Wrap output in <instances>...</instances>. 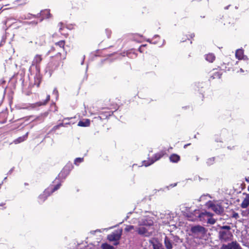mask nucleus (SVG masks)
<instances>
[{
  "mask_svg": "<svg viewBox=\"0 0 249 249\" xmlns=\"http://www.w3.org/2000/svg\"><path fill=\"white\" fill-rule=\"evenodd\" d=\"M107 115H110L109 113H107Z\"/></svg>",
  "mask_w": 249,
  "mask_h": 249,
  "instance_id": "56",
  "label": "nucleus"
},
{
  "mask_svg": "<svg viewBox=\"0 0 249 249\" xmlns=\"http://www.w3.org/2000/svg\"><path fill=\"white\" fill-rule=\"evenodd\" d=\"M186 39H188V37L187 36H186L185 38H182L181 40V41L184 42Z\"/></svg>",
  "mask_w": 249,
  "mask_h": 249,
  "instance_id": "40",
  "label": "nucleus"
},
{
  "mask_svg": "<svg viewBox=\"0 0 249 249\" xmlns=\"http://www.w3.org/2000/svg\"><path fill=\"white\" fill-rule=\"evenodd\" d=\"M64 45H65L64 41L61 40V41H59L55 44V48L57 49H58L59 48H60L63 52H64Z\"/></svg>",
  "mask_w": 249,
  "mask_h": 249,
  "instance_id": "22",
  "label": "nucleus"
},
{
  "mask_svg": "<svg viewBox=\"0 0 249 249\" xmlns=\"http://www.w3.org/2000/svg\"><path fill=\"white\" fill-rule=\"evenodd\" d=\"M205 58L208 62L213 63L215 59V56L213 53H209L205 55Z\"/></svg>",
  "mask_w": 249,
  "mask_h": 249,
  "instance_id": "15",
  "label": "nucleus"
},
{
  "mask_svg": "<svg viewBox=\"0 0 249 249\" xmlns=\"http://www.w3.org/2000/svg\"><path fill=\"white\" fill-rule=\"evenodd\" d=\"M64 26L62 24V23L60 22L58 24V27L59 28V31L60 33H61V31L63 30Z\"/></svg>",
  "mask_w": 249,
  "mask_h": 249,
  "instance_id": "35",
  "label": "nucleus"
},
{
  "mask_svg": "<svg viewBox=\"0 0 249 249\" xmlns=\"http://www.w3.org/2000/svg\"><path fill=\"white\" fill-rule=\"evenodd\" d=\"M214 161V158H211L207 160L206 163L208 165H211L213 164Z\"/></svg>",
  "mask_w": 249,
  "mask_h": 249,
  "instance_id": "30",
  "label": "nucleus"
},
{
  "mask_svg": "<svg viewBox=\"0 0 249 249\" xmlns=\"http://www.w3.org/2000/svg\"><path fill=\"white\" fill-rule=\"evenodd\" d=\"M135 228L134 226L132 225H127L124 228V231L127 232L130 231L132 230H135Z\"/></svg>",
  "mask_w": 249,
  "mask_h": 249,
  "instance_id": "29",
  "label": "nucleus"
},
{
  "mask_svg": "<svg viewBox=\"0 0 249 249\" xmlns=\"http://www.w3.org/2000/svg\"><path fill=\"white\" fill-rule=\"evenodd\" d=\"M190 209V208H188V207H185L184 206H182L181 208H180V210H181V211L183 213H186L185 210H186V211L188 212H190V211H189V210Z\"/></svg>",
  "mask_w": 249,
  "mask_h": 249,
  "instance_id": "33",
  "label": "nucleus"
},
{
  "mask_svg": "<svg viewBox=\"0 0 249 249\" xmlns=\"http://www.w3.org/2000/svg\"><path fill=\"white\" fill-rule=\"evenodd\" d=\"M153 249H164L161 245L159 244H153Z\"/></svg>",
  "mask_w": 249,
  "mask_h": 249,
  "instance_id": "31",
  "label": "nucleus"
},
{
  "mask_svg": "<svg viewBox=\"0 0 249 249\" xmlns=\"http://www.w3.org/2000/svg\"><path fill=\"white\" fill-rule=\"evenodd\" d=\"M245 246L249 248V242L246 243Z\"/></svg>",
  "mask_w": 249,
  "mask_h": 249,
  "instance_id": "45",
  "label": "nucleus"
},
{
  "mask_svg": "<svg viewBox=\"0 0 249 249\" xmlns=\"http://www.w3.org/2000/svg\"><path fill=\"white\" fill-rule=\"evenodd\" d=\"M164 244L165 246V247L167 249H172V243L170 240L167 237H165L164 239Z\"/></svg>",
  "mask_w": 249,
  "mask_h": 249,
  "instance_id": "21",
  "label": "nucleus"
},
{
  "mask_svg": "<svg viewBox=\"0 0 249 249\" xmlns=\"http://www.w3.org/2000/svg\"><path fill=\"white\" fill-rule=\"evenodd\" d=\"M28 135V132H27L25 135H24L21 137H19L18 138L15 140L14 141V143L15 144H18L22 142H24L27 138Z\"/></svg>",
  "mask_w": 249,
  "mask_h": 249,
  "instance_id": "17",
  "label": "nucleus"
},
{
  "mask_svg": "<svg viewBox=\"0 0 249 249\" xmlns=\"http://www.w3.org/2000/svg\"><path fill=\"white\" fill-rule=\"evenodd\" d=\"M31 16H32L33 17L35 18H39V17L41 18V14H40V13H38L36 15H32V14H28L27 15V17H26L25 18L31 19Z\"/></svg>",
  "mask_w": 249,
  "mask_h": 249,
  "instance_id": "28",
  "label": "nucleus"
},
{
  "mask_svg": "<svg viewBox=\"0 0 249 249\" xmlns=\"http://www.w3.org/2000/svg\"><path fill=\"white\" fill-rule=\"evenodd\" d=\"M59 51L60 52H59V53L61 54V51L60 50Z\"/></svg>",
  "mask_w": 249,
  "mask_h": 249,
  "instance_id": "54",
  "label": "nucleus"
},
{
  "mask_svg": "<svg viewBox=\"0 0 249 249\" xmlns=\"http://www.w3.org/2000/svg\"><path fill=\"white\" fill-rule=\"evenodd\" d=\"M245 180L247 182L249 183V177L246 178Z\"/></svg>",
  "mask_w": 249,
  "mask_h": 249,
  "instance_id": "46",
  "label": "nucleus"
},
{
  "mask_svg": "<svg viewBox=\"0 0 249 249\" xmlns=\"http://www.w3.org/2000/svg\"><path fill=\"white\" fill-rule=\"evenodd\" d=\"M248 190L249 191V186H248Z\"/></svg>",
  "mask_w": 249,
  "mask_h": 249,
  "instance_id": "55",
  "label": "nucleus"
},
{
  "mask_svg": "<svg viewBox=\"0 0 249 249\" xmlns=\"http://www.w3.org/2000/svg\"><path fill=\"white\" fill-rule=\"evenodd\" d=\"M186 214L189 220L191 221L199 219L200 221L206 222L211 225L215 224L216 221V220L213 217L214 214L206 211L200 212L199 210H195L193 213H186Z\"/></svg>",
  "mask_w": 249,
  "mask_h": 249,
  "instance_id": "2",
  "label": "nucleus"
},
{
  "mask_svg": "<svg viewBox=\"0 0 249 249\" xmlns=\"http://www.w3.org/2000/svg\"><path fill=\"white\" fill-rule=\"evenodd\" d=\"M176 185H177V183H174V184H171L170 185V186L171 187H174L176 186Z\"/></svg>",
  "mask_w": 249,
  "mask_h": 249,
  "instance_id": "43",
  "label": "nucleus"
},
{
  "mask_svg": "<svg viewBox=\"0 0 249 249\" xmlns=\"http://www.w3.org/2000/svg\"><path fill=\"white\" fill-rule=\"evenodd\" d=\"M40 14H41V18L40 20V21H43V20L45 18H51L52 16L50 13V9H44L40 11Z\"/></svg>",
  "mask_w": 249,
  "mask_h": 249,
  "instance_id": "14",
  "label": "nucleus"
},
{
  "mask_svg": "<svg viewBox=\"0 0 249 249\" xmlns=\"http://www.w3.org/2000/svg\"><path fill=\"white\" fill-rule=\"evenodd\" d=\"M58 125H59V127L60 126H64V124L63 123H61V124H59Z\"/></svg>",
  "mask_w": 249,
  "mask_h": 249,
  "instance_id": "47",
  "label": "nucleus"
},
{
  "mask_svg": "<svg viewBox=\"0 0 249 249\" xmlns=\"http://www.w3.org/2000/svg\"><path fill=\"white\" fill-rule=\"evenodd\" d=\"M53 93H56V94H57V93H58V91H57V90L55 89L53 90Z\"/></svg>",
  "mask_w": 249,
  "mask_h": 249,
  "instance_id": "44",
  "label": "nucleus"
},
{
  "mask_svg": "<svg viewBox=\"0 0 249 249\" xmlns=\"http://www.w3.org/2000/svg\"><path fill=\"white\" fill-rule=\"evenodd\" d=\"M146 46V45H142V46L139 48L140 51V52H141V47H144V46Z\"/></svg>",
  "mask_w": 249,
  "mask_h": 249,
  "instance_id": "50",
  "label": "nucleus"
},
{
  "mask_svg": "<svg viewBox=\"0 0 249 249\" xmlns=\"http://www.w3.org/2000/svg\"><path fill=\"white\" fill-rule=\"evenodd\" d=\"M61 186V183H58L53 188L52 187H49L46 189L42 194L38 196V200L40 203H43L50 196L51 194L55 191L57 190Z\"/></svg>",
  "mask_w": 249,
  "mask_h": 249,
  "instance_id": "4",
  "label": "nucleus"
},
{
  "mask_svg": "<svg viewBox=\"0 0 249 249\" xmlns=\"http://www.w3.org/2000/svg\"><path fill=\"white\" fill-rule=\"evenodd\" d=\"M245 71H247V70L244 71L242 68L240 69V72H244Z\"/></svg>",
  "mask_w": 249,
  "mask_h": 249,
  "instance_id": "41",
  "label": "nucleus"
},
{
  "mask_svg": "<svg viewBox=\"0 0 249 249\" xmlns=\"http://www.w3.org/2000/svg\"><path fill=\"white\" fill-rule=\"evenodd\" d=\"M50 99V95H47L45 100L40 101L34 104H32L28 107V109H36L40 106H45L47 104Z\"/></svg>",
  "mask_w": 249,
  "mask_h": 249,
  "instance_id": "12",
  "label": "nucleus"
},
{
  "mask_svg": "<svg viewBox=\"0 0 249 249\" xmlns=\"http://www.w3.org/2000/svg\"><path fill=\"white\" fill-rule=\"evenodd\" d=\"M154 217L149 214L143 215L138 218V226L135 231L142 237H149L154 231L153 228Z\"/></svg>",
  "mask_w": 249,
  "mask_h": 249,
  "instance_id": "1",
  "label": "nucleus"
},
{
  "mask_svg": "<svg viewBox=\"0 0 249 249\" xmlns=\"http://www.w3.org/2000/svg\"><path fill=\"white\" fill-rule=\"evenodd\" d=\"M207 230L200 225L193 226L191 228V231L194 236L198 238H202L206 234Z\"/></svg>",
  "mask_w": 249,
  "mask_h": 249,
  "instance_id": "5",
  "label": "nucleus"
},
{
  "mask_svg": "<svg viewBox=\"0 0 249 249\" xmlns=\"http://www.w3.org/2000/svg\"><path fill=\"white\" fill-rule=\"evenodd\" d=\"M247 213L249 214V208L247 210Z\"/></svg>",
  "mask_w": 249,
  "mask_h": 249,
  "instance_id": "52",
  "label": "nucleus"
},
{
  "mask_svg": "<svg viewBox=\"0 0 249 249\" xmlns=\"http://www.w3.org/2000/svg\"><path fill=\"white\" fill-rule=\"evenodd\" d=\"M160 36H158V35H155L154 36V38H159Z\"/></svg>",
  "mask_w": 249,
  "mask_h": 249,
  "instance_id": "48",
  "label": "nucleus"
},
{
  "mask_svg": "<svg viewBox=\"0 0 249 249\" xmlns=\"http://www.w3.org/2000/svg\"><path fill=\"white\" fill-rule=\"evenodd\" d=\"M6 179H7V177H5V178L3 179V181H2V182H3L4 181H5L6 180Z\"/></svg>",
  "mask_w": 249,
  "mask_h": 249,
  "instance_id": "51",
  "label": "nucleus"
},
{
  "mask_svg": "<svg viewBox=\"0 0 249 249\" xmlns=\"http://www.w3.org/2000/svg\"><path fill=\"white\" fill-rule=\"evenodd\" d=\"M146 214H149L151 216L154 215L158 219H163L162 222L164 224L169 223L172 220V217L170 216V213H160L158 214L157 212L156 213L151 212H146Z\"/></svg>",
  "mask_w": 249,
  "mask_h": 249,
  "instance_id": "7",
  "label": "nucleus"
},
{
  "mask_svg": "<svg viewBox=\"0 0 249 249\" xmlns=\"http://www.w3.org/2000/svg\"><path fill=\"white\" fill-rule=\"evenodd\" d=\"M231 227L229 226H223L221 227L219 231V239L222 241H227L230 239L231 233L230 232Z\"/></svg>",
  "mask_w": 249,
  "mask_h": 249,
  "instance_id": "6",
  "label": "nucleus"
},
{
  "mask_svg": "<svg viewBox=\"0 0 249 249\" xmlns=\"http://www.w3.org/2000/svg\"><path fill=\"white\" fill-rule=\"evenodd\" d=\"M13 171V168H12L10 169L9 172H8V174H10Z\"/></svg>",
  "mask_w": 249,
  "mask_h": 249,
  "instance_id": "42",
  "label": "nucleus"
},
{
  "mask_svg": "<svg viewBox=\"0 0 249 249\" xmlns=\"http://www.w3.org/2000/svg\"><path fill=\"white\" fill-rule=\"evenodd\" d=\"M179 160L180 157L177 154H173L170 157V160L172 162H178Z\"/></svg>",
  "mask_w": 249,
  "mask_h": 249,
  "instance_id": "23",
  "label": "nucleus"
},
{
  "mask_svg": "<svg viewBox=\"0 0 249 249\" xmlns=\"http://www.w3.org/2000/svg\"><path fill=\"white\" fill-rule=\"evenodd\" d=\"M249 206V195H248L242 201L241 207L242 208H246Z\"/></svg>",
  "mask_w": 249,
  "mask_h": 249,
  "instance_id": "20",
  "label": "nucleus"
},
{
  "mask_svg": "<svg viewBox=\"0 0 249 249\" xmlns=\"http://www.w3.org/2000/svg\"><path fill=\"white\" fill-rule=\"evenodd\" d=\"M84 161L83 158H77L74 160V164L77 166L79 165V164L82 162Z\"/></svg>",
  "mask_w": 249,
  "mask_h": 249,
  "instance_id": "27",
  "label": "nucleus"
},
{
  "mask_svg": "<svg viewBox=\"0 0 249 249\" xmlns=\"http://www.w3.org/2000/svg\"><path fill=\"white\" fill-rule=\"evenodd\" d=\"M73 168V166L71 164H70V165H67L63 171H62L60 174H59V176H62L63 174L64 173V172H65L66 170H68V172H67L66 174V176H67V175L69 174L70 171Z\"/></svg>",
  "mask_w": 249,
  "mask_h": 249,
  "instance_id": "24",
  "label": "nucleus"
},
{
  "mask_svg": "<svg viewBox=\"0 0 249 249\" xmlns=\"http://www.w3.org/2000/svg\"><path fill=\"white\" fill-rule=\"evenodd\" d=\"M235 57L239 60H243L246 61L245 65L247 66L248 63L247 61L249 60V58L247 55H244V50L242 49H237L235 52Z\"/></svg>",
  "mask_w": 249,
  "mask_h": 249,
  "instance_id": "11",
  "label": "nucleus"
},
{
  "mask_svg": "<svg viewBox=\"0 0 249 249\" xmlns=\"http://www.w3.org/2000/svg\"><path fill=\"white\" fill-rule=\"evenodd\" d=\"M41 76L40 74V71L37 72L36 71V76H35V83L34 85H36L37 87L39 86L40 82H41Z\"/></svg>",
  "mask_w": 249,
  "mask_h": 249,
  "instance_id": "16",
  "label": "nucleus"
},
{
  "mask_svg": "<svg viewBox=\"0 0 249 249\" xmlns=\"http://www.w3.org/2000/svg\"><path fill=\"white\" fill-rule=\"evenodd\" d=\"M122 233V230H116L108 235L107 239L110 241H114L113 244L116 246L119 244V240L121 237Z\"/></svg>",
  "mask_w": 249,
  "mask_h": 249,
  "instance_id": "8",
  "label": "nucleus"
},
{
  "mask_svg": "<svg viewBox=\"0 0 249 249\" xmlns=\"http://www.w3.org/2000/svg\"><path fill=\"white\" fill-rule=\"evenodd\" d=\"M226 132V131H224L222 134L220 138H216L215 140L216 142H223L224 141L226 140L224 136V132Z\"/></svg>",
  "mask_w": 249,
  "mask_h": 249,
  "instance_id": "26",
  "label": "nucleus"
},
{
  "mask_svg": "<svg viewBox=\"0 0 249 249\" xmlns=\"http://www.w3.org/2000/svg\"><path fill=\"white\" fill-rule=\"evenodd\" d=\"M189 36L191 38H193L195 36V34L192 33L189 35Z\"/></svg>",
  "mask_w": 249,
  "mask_h": 249,
  "instance_id": "39",
  "label": "nucleus"
},
{
  "mask_svg": "<svg viewBox=\"0 0 249 249\" xmlns=\"http://www.w3.org/2000/svg\"><path fill=\"white\" fill-rule=\"evenodd\" d=\"M190 144L189 143V144H185L184 146V148H186L187 146L189 145Z\"/></svg>",
  "mask_w": 249,
  "mask_h": 249,
  "instance_id": "49",
  "label": "nucleus"
},
{
  "mask_svg": "<svg viewBox=\"0 0 249 249\" xmlns=\"http://www.w3.org/2000/svg\"><path fill=\"white\" fill-rule=\"evenodd\" d=\"M221 249H242L236 242H232L227 245H223Z\"/></svg>",
  "mask_w": 249,
  "mask_h": 249,
  "instance_id": "13",
  "label": "nucleus"
},
{
  "mask_svg": "<svg viewBox=\"0 0 249 249\" xmlns=\"http://www.w3.org/2000/svg\"><path fill=\"white\" fill-rule=\"evenodd\" d=\"M113 247L108 245L107 244H105L102 245V249H113Z\"/></svg>",
  "mask_w": 249,
  "mask_h": 249,
  "instance_id": "32",
  "label": "nucleus"
},
{
  "mask_svg": "<svg viewBox=\"0 0 249 249\" xmlns=\"http://www.w3.org/2000/svg\"><path fill=\"white\" fill-rule=\"evenodd\" d=\"M147 41H148V42H150V43H153V44H157V42L156 41H153H153H152V40H151L150 39H148L147 40Z\"/></svg>",
  "mask_w": 249,
  "mask_h": 249,
  "instance_id": "37",
  "label": "nucleus"
},
{
  "mask_svg": "<svg viewBox=\"0 0 249 249\" xmlns=\"http://www.w3.org/2000/svg\"><path fill=\"white\" fill-rule=\"evenodd\" d=\"M90 125V120L86 119L85 120L80 121L78 123V125L82 127L89 126Z\"/></svg>",
  "mask_w": 249,
  "mask_h": 249,
  "instance_id": "18",
  "label": "nucleus"
},
{
  "mask_svg": "<svg viewBox=\"0 0 249 249\" xmlns=\"http://www.w3.org/2000/svg\"><path fill=\"white\" fill-rule=\"evenodd\" d=\"M42 60V57L41 55L36 54L32 61V66H35L36 71L38 72L40 71L39 64Z\"/></svg>",
  "mask_w": 249,
  "mask_h": 249,
  "instance_id": "10",
  "label": "nucleus"
},
{
  "mask_svg": "<svg viewBox=\"0 0 249 249\" xmlns=\"http://www.w3.org/2000/svg\"><path fill=\"white\" fill-rule=\"evenodd\" d=\"M164 154V152L163 151H160L154 155V156L149 160L148 162H146V161H144L143 162V165L145 166H148L151 164H152L153 163H154L157 160H160Z\"/></svg>",
  "mask_w": 249,
  "mask_h": 249,
  "instance_id": "9",
  "label": "nucleus"
},
{
  "mask_svg": "<svg viewBox=\"0 0 249 249\" xmlns=\"http://www.w3.org/2000/svg\"><path fill=\"white\" fill-rule=\"evenodd\" d=\"M36 44L38 46L43 45L45 43V36H41L36 39Z\"/></svg>",
  "mask_w": 249,
  "mask_h": 249,
  "instance_id": "19",
  "label": "nucleus"
},
{
  "mask_svg": "<svg viewBox=\"0 0 249 249\" xmlns=\"http://www.w3.org/2000/svg\"><path fill=\"white\" fill-rule=\"evenodd\" d=\"M106 34L107 36V37H109L110 36V34H111V31L110 30H108V29H106Z\"/></svg>",
  "mask_w": 249,
  "mask_h": 249,
  "instance_id": "36",
  "label": "nucleus"
},
{
  "mask_svg": "<svg viewBox=\"0 0 249 249\" xmlns=\"http://www.w3.org/2000/svg\"><path fill=\"white\" fill-rule=\"evenodd\" d=\"M208 198H212V196L210 195H209V194L203 195L200 197L199 201H206V202H207L209 200H208Z\"/></svg>",
  "mask_w": 249,
  "mask_h": 249,
  "instance_id": "25",
  "label": "nucleus"
},
{
  "mask_svg": "<svg viewBox=\"0 0 249 249\" xmlns=\"http://www.w3.org/2000/svg\"><path fill=\"white\" fill-rule=\"evenodd\" d=\"M221 74L219 72H215L213 76V78H220Z\"/></svg>",
  "mask_w": 249,
  "mask_h": 249,
  "instance_id": "34",
  "label": "nucleus"
},
{
  "mask_svg": "<svg viewBox=\"0 0 249 249\" xmlns=\"http://www.w3.org/2000/svg\"><path fill=\"white\" fill-rule=\"evenodd\" d=\"M205 206L208 209L213 211L218 215H221L224 212L221 202L218 200H208L206 202Z\"/></svg>",
  "mask_w": 249,
  "mask_h": 249,
  "instance_id": "3",
  "label": "nucleus"
},
{
  "mask_svg": "<svg viewBox=\"0 0 249 249\" xmlns=\"http://www.w3.org/2000/svg\"><path fill=\"white\" fill-rule=\"evenodd\" d=\"M98 118H99L100 120H102V117L101 116H98Z\"/></svg>",
  "mask_w": 249,
  "mask_h": 249,
  "instance_id": "53",
  "label": "nucleus"
},
{
  "mask_svg": "<svg viewBox=\"0 0 249 249\" xmlns=\"http://www.w3.org/2000/svg\"><path fill=\"white\" fill-rule=\"evenodd\" d=\"M59 128V125H57L54 126L53 127V130H55L57 129H58V128Z\"/></svg>",
  "mask_w": 249,
  "mask_h": 249,
  "instance_id": "38",
  "label": "nucleus"
}]
</instances>
